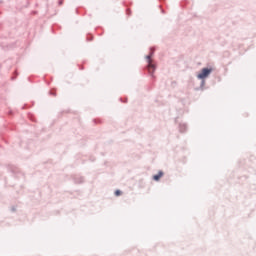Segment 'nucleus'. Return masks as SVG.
<instances>
[{"label": "nucleus", "instance_id": "2", "mask_svg": "<svg viewBox=\"0 0 256 256\" xmlns=\"http://www.w3.org/2000/svg\"><path fill=\"white\" fill-rule=\"evenodd\" d=\"M147 61H148V71L149 73H153V71H155V65H153V62L151 60V55L146 57Z\"/></svg>", "mask_w": 256, "mask_h": 256}, {"label": "nucleus", "instance_id": "4", "mask_svg": "<svg viewBox=\"0 0 256 256\" xmlns=\"http://www.w3.org/2000/svg\"><path fill=\"white\" fill-rule=\"evenodd\" d=\"M115 195H116V197H119V195H121V190H116Z\"/></svg>", "mask_w": 256, "mask_h": 256}, {"label": "nucleus", "instance_id": "1", "mask_svg": "<svg viewBox=\"0 0 256 256\" xmlns=\"http://www.w3.org/2000/svg\"><path fill=\"white\" fill-rule=\"evenodd\" d=\"M211 71L213 70L209 68H203L201 73L197 75L198 79H206V77H209V75H211Z\"/></svg>", "mask_w": 256, "mask_h": 256}, {"label": "nucleus", "instance_id": "3", "mask_svg": "<svg viewBox=\"0 0 256 256\" xmlns=\"http://www.w3.org/2000/svg\"><path fill=\"white\" fill-rule=\"evenodd\" d=\"M161 177H163V172L160 171L158 174L153 176L154 181H159V179H161Z\"/></svg>", "mask_w": 256, "mask_h": 256}]
</instances>
